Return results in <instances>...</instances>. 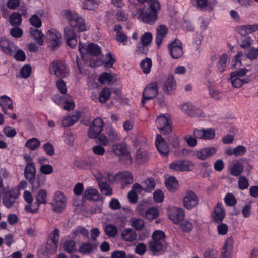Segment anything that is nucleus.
Returning a JSON list of instances; mask_svg holds the SVG:
<instances>
[{
  "label": "nucleus",
  "instance_id": "obj_52",
  "mask_svg": "<svg viewBox=\"0 0 258 258\" xmlns=\"http://www.w3.org/2000/svg\"><path fill=\"white\" fill-rule=\"evenodd\" d=\"M16 199L13 197L6 192L5 194L3 199V203L6 207L8 208L12 207Z\"/></svg>",
  "mask_w": 258,
  "mask_h": 258
},
{
  "label": "nucleus",
  "instance_id": "obj_56",
  "mask_svg": "<svg viewBox=\"0 0 258 258\" xmlns=\"http://www.w3.org/2000/svg\"><path fill=\"white\" fill-rule=\"evenodd\" d=\"M99 187L102 194L105 196H110L112 194V191L110 186L105 182L99 183Z\"/></svg>",
  "mask_w": 258,
  "mask_h": 258
},
{
  "label": "nucleus",
  "instance_id": "obj_15",
  "mask_svg": "<svg viewBox=\"0 0 258 258\" xmlns=\"http://www.w3.org/2000/svg\"><path fill=\"white\" fill-rule=\"evenodd\" d=\"M78 49L82 58L83 57V54L86 53V52L94 56L98 55L101 53V49L99 46L93 43L88 44L86 48L85 44L79 42Z\"/></svg>",
  "mask_w": 258,
  "mask_h": 258
},
{
  "label": "nucleus",
  "instance_id": "obj_14",
  "mask_svg": "<svg viewBox=\"0 0 258 258\" xmlns=\"http://www.w3.org/2000/svg\"><path fill=\"white\" fill-rule=\"evenodd\" d=\"M199 203V198L196 194L190 190L186 191L183 197V205L188 210H191L195 208Z\"/></svg>",
  "mask_w": 258,
  "mask_h": 258
},
{
  "label": "nucleus",
  "instance_id": "obj_42",
  "mask_svg": "<svg viewBox=\"0 0 258 258\" xmlns=\"http://www.w3.org/2000/svg\"><path fill=\"white\" fill-rule=\"evenodd\" d=\"M40 145V141L36 138H32L28 140L25 144V146L30 150L37 149Z\"/></svg>",
  "mask_w": 258,
  "mask_h": 258
},
{
  "label": "nucleus",
  "instance_id": "obj_60",
  "mask_svg": "<svg viewBox=\"0 0 258 258\" xmlns=\"http://www.w3.org/2000/svg\"><path fill=\"white\" fill-rule=\"evenodd\" d=\"M39 208V206L35 205V202L34 204H32V203H27L25 206L24 210L27 213L35 214L38 212Z\"/></svg>",
  "mask_w": 258,
  "mask_h": 258
},
{
  "label": "nucleus",
  "instance_id": "obj_11",
  "mask_svg": "<svg viewBox=\"0 0 258 258\" xmlns=\"http://www.w3.org/2000/svg\"><path fill=\"white\" fill-rule=\"evenodd\" d=\"M112 150L115 155L125 157L127 164H131L133 162L132 157L125 144L123 143L115 144L113 145Z\"/></svg>",
  "mask_w": 258,
  "mask_h": 258
},
{
  "label": "nucleus",
  "instance_id": "obj_4",
  "mask_svg": "<svg viewBox=\"0 0 258 258\" xmlns=\"http://www.w3.org/2000/svg\"><path fill=\"white\" fill-rule=\"evenodd\" d=\"M49 71L50 74L61 79L67 77L70 74L69 67L59 60H55L50 63Z\"/></svg>",
  "mask_w": 258,
  "mask_h": 258
},
{
  "label": "nucleus",
  "instance_id": "obj_1",
  "mask_svg": "<svg viewBox=\"0 0 258 258\" xmlns=\"http://www.w3.org/2000/svg\"><path fill=\"white\" fill-rule=\"evenodd\" d=\"M148 5L150 7L149 9H138L137 10V14H138V18L140 21L152 24L157 19L158 12L160 9V5L158 0H148Z\"/></svg>",
  "mask_w": 258,
  "mask_h": 258
},
{
  "label": "nucleus",
  "instance_id": "obj_13",
  "mask_svg": "<svg viewBox=\"0 0 258 258\" xmlns=\"http://www.w3.org/2000/svg\"><path fill=\"white\" fill-rule=\"evenodd\" d=\"M59 239V230L55 228L48 236L46 248L49 252L55 253L57 251Z\"/></svg>",
  "mask_w": 258,
  "mask_h": 258
},
{
  "label": "nucleus",
  "instance_id": "obj_41",
  "mask_svg": "<svg viewBox=\"0 0 258 258\" xmlns=\"http://www.w3.org/2000/svg\"><path fill=\"white\" fill-rule=\"evenodd\" d=\"M227 59L228 56L226 53L222 54L219 57L217 62V67L220 72L222 73L225 71Z\"/></svg>",
  "mask_w": 258,
  "mask_h": 258
},
{
  "label": "nucleus",
  "instance_id": "obj_9",
  "mask_svg": "<svg viewBox=\"0 0 258 258\" xmlns=\"http://www.w3.org/2000/svg\"><path fill=\"white\" fill-rule=\"evenodd\" d=\"M47 39L49 47L51 49L54 50L60 45L61 35L56 29H51L47 32Z\"/></svg>",
  "mask_w": 258,
  "mask_h": 258
},
{
  "label": "nucleus",
  "instance_id": "obj_57",
  "mask_svg": "<svg viewBox=\"0 0 258 258\" xmlns=\"http://www.w3.org/2000/svg\"><path fill=\"white\" fill-rule=\"evenodd\" d=\"M243 38L241 40L240 46L243 48H247L250 46L252 44L253 40L251 37L248 35L242 36Z\"/></svg>",
  "mask_w": 258,
  "mask_h": 258
},
{
  "label": "nucleus",
  "instance_id": "obj_30",
  "mask_svg": "<svg viewBox=\"0 0 258 258\" xmlns=\"http://www.w3.org/2000/svg\"><path fill=\"white\" fill-rule=\"evenodd\" d=\"M116 179L121 181L125 185L131 184L133 182V176L128 171H123L118 173L116 175Z\"/></svg>",
  "mask_w": 258,
  "mask_h": 258
},
{
  "label": "nucleus",
  "instance_id": "obj_39",
  "mask_svg": "<svg viewBox=\"0 0 258 258\" xmlns=\"http://www.w3.org/2000/svg\"><path fill=\"white\" fill-rule=\"evenodd\" d=\"M167 188L171 192H175L178 188V184L174 177H169L165 181Z\"/></svg>",
  "mask_w": 258,
  "mask_h": 258
},
{
  "label": "nucleus",
  "instance_id": "obj_20",
  "mask_svg": "<svg viewBox=\"0 0 258 258\" xmlns=\"http://www.w3.org/2000/svg\"><path fill=\"white\" fill-rule=\"evenodd\" d=\"M233 251V240L232 237L228 238L221 251L220 258H232Z\"/></svg>",
  "mask_w": 258,
  "mask_h": 258
},
{
  "label": "nucleus",
  "instance_id": "obj_49",
  "mask_svg": "<svg viewBox=\"0 0 258 258\" xmlns=\"http://www.w3.org/2000/svg\"><path fill=\"white\" fill-rule=\"evenodd\" d=\"M115 59L113 58L110 53L106 54L102 58V63L107 68L111 67L114 63Z\"/></svg>",
  "mask_w": 258,
  "mask_h": 258
},
{
  "label": "nucleus",
  "instance_id": "obj_55",
  "mask_svg": "<svg viewBox=\"0 0 258 258\" xmlns=\"http://www.w3.org/2000/svg\"><path fill=\"white\" fill-rule=\"evenodd\" d=\"M153 36L150 32L145 33L141 38V44L144 46H149L152 40Z\"/></svg>",
  "mask_w": 258,
  "mask_h": 258
},
{
  "label": "nucleus",
  "instance_id": "obj_7",
  "mask_svg": "<svg viewBox=\"0 0 258 258\" xmlns=\"http://www.w3.org/2000/svg\"><path fill=\"white\" fill-rule=\"evenodd\" d=\"M53 101L61 108L65 110L70 111L73 110L75 104L72 97L66 94L64 96L56 95L52 97Z\"/></svg>",
  "mask_w": 258,
  "mask_h": 258
},
{
  "label": "nucleus",
  "instance_id": "obj_37",
  "mask_svg": "<svg viewBox=\"0 0 258 258\" xmlns=\"http://www.w3.org/2000/svg\"><path fill=\"white\" fill-rule=\"evenodd\" d=\"M47 192L45 189H40L36 197L35 205L40 206L41 204H46L47 202Z\"/></svg>",
  "mask_w": 258,
  "mask_h": 258
},
{
  "label": "nucleus",
  "instance_id": "obj_35",
  "mask_svg": "<svg viewBox=\"0 0 258 258\" xmlns=\"http://www.w3.org/2000/svg\"><path fill=\"white\" fill-rule=\"evenodd\" d=\"M36 170L34 164H27L25 169L24 174L26 179L31 182L35 176Z\"/></svg>",
  "mask_w": 258,
  "mask_h": 258
},
{
  "label": "nucleus",
  "instance_id": "obj_21",
  "mask_svg": "<svg viewBox=\"0 0 258 258\" xmlns=\"http://www.w3.org/2000/svg\"><path fill=\"white\" fill-rule=\"evenodd\" d=\"M0 49L5 53L12 55L16 51V46L12 42L5 38L0 39Z\"/></svg>",
  "mask_w": 258,
  "mask_h": 258
},
{
  "label": "nucleus",
  "instance_id": "obj_33",
  "mask_svg": "<svg viewBox=\"0 0 258 258\" xmlns=\"http://www.w3.org/2000/svg\"><path fill=\"white\" fill-rule=\"evenodd\" d=\"M122 238L127 242H133L137 238L136 232L132 228L124 229L121 234Z\"/></svg>",
  "mask_w": 258,
  "mask_h": 258
},
{
  "label": "nucleus",
  "instance_id": "obj_43",
  "mask_svg": "<svg viewBox=\"0 0 258 258\" xmlns=\"http://www.w3.org/2000/svg\"><path fill=\"white\" fill-rule=\"evenodd\" d=\"M104 232L109 237H115L118 234L117 228L113 224H108L104 227Z\"/></svg>",
  "mask_w": 258,
  "mask_h": 258
},
{
  "label": "nucleus",
  "instance_id": "obj_25",
  "mask_svg": "<svg viewBox=\"0 0 258 258\" xmlns=\"http://www.w3.org/2000/svg\"><path fill=\"white\" fill-rule=\"evenodd\" d=\"M64 34L67 44L72 48H75L78 43L75 32L68 27L64 29Z\"/></svg>",
  "mask_w": 258,
  "mask_h": 258
},
{
  "label": "nucleus",
  "instance_id": "obj_48",
  "mask_svg": "<svg viewBox=\"0 0 258 258\" xmlns=\"http://www.w3.org/2000/svg\"><path fill=\"white\" fill-rule=\"evenodd\" d=\"M136 158L139 162L143 163L148 159L149 156L145 150L140 149L137 151Z\"/></svg>",
  "mask_w": 258,
  "mask_h": 258
},
{
  "label": "nucleus",
  "instance_id": "obj_54",
  "mask_svg": "<svg viewBox=\"0 0 258 258\" xmlns=\"http://www.w3.org/2000/svg\"><path fill=\"white\" fill-rule=\"evenodd\" d=\"M75 165L83 169H90L92 168L93 164L87 160L76 161Z\"/></svg>",
  "mask_w": 258,
  "mask_h": 258
},
{
  "label": "nucleus",
  "instance_id": "obj_63",
  "mask_svg": "<svg viewBox=\"0 0 258 258\" xmlns=\"http://www.w3.org/2000/svg\"><path fill=\"white\" fill-rule=\"evenodd\" d=\"M76 244L73 240H69L64 244V249L69 253L74 252L76 250Z\"/></svg>",
  "mask_w": 258,
  "mask_h": 258
},
{
  "label": "nucleus",
  "instance_id": "obj_36",
  "mask_svg": "<svg viewBox=\"0 0 258 258\" xmlns=\"http://www.w3.org/2000/svg\"><path fill=\"white\" fill-rule=\"evenodd\" d=\"M30 35L40 45H43L44 35L42 32L38 29L31 28L30 29Z\"/></svg>",
  "mask_w": 258,
  "mask_h": 258
},
{
  "label": "nucleus",
  "instance_id": "obj_47",
  "mask_svg": "<svg viewBox=\"0 0 258 258\" xmlns=\"http://www.w3.org/2000/svg\"><path fill=\"white\" fill-rule=\"evenodd\" d=\"M144 187V191L151 192L155 187V180L152 178H149L142 182Z\"/></svg>",
  "mask_w": 258,
  "mask_h": 258
},
{
  "label": "nucleus",
  "instance_id": "obj_61",
  "mask_svg": "<svg viewBox=\"0 0 258 258\" xmlns=\"http://www.w3.org/2000/svg\"><path fill=\"white\" fill-rule=\"evenodd\" d=\"M98 4L94 0H84L83 2L82 8L88 10H95Z\"/></svg>",
  "mask_w": 258,
  "mask_h": 258
},
{
  "label": "nucleus",
  "instance_id": "obj_17",
  "mask_svg": "<svg viewBox=\"0 0 258 258\" xmlns=\"http://www.w3.org/2000/svg\"><path fill=\"white\" fill-rule=\"evenodd\" d=\"M104 126L103 120L100 118L95 119L88 130V136L91 138H95L101 132Z\"/></svg>",
  "mask_w": 258,
  "mask_h": 258
},
{
  "label": "nucleus",
  "instance_id": "obj_32",
  "mask_svg": "<svg viewBox=\"0 0 258 258\" xmlns=\"http://www.w3.org/2000/svg\"><path fill=\"white\" fill-rule=\"evenodd\" d=\"M99 197L98 190L92 187L86 189L83 194V198L89 201H97L99 199Z\"/></svg>",
  "mask_w": 258,
  "mask_h": 258
},
{
  "label": "nucleus",
  "instance_id": "obj_58",
  "mask_svg": "<svg viewBox=\"0 0 258 258\" xmlns=\"http://www.w3.org/2000/svg\"><path fill=\"white\" fill-rule=\"evenodd\" d=\"M180 228L184 232H188L192 229L193 225L190 221L185 220L180 224Z\"/></svg>",
  "mask_w": 258,
  "mask_h": 258
},
{
  "label": "nucleus",
  "instance_id": "obj_40",
  "mask_svg": "<svg viewBox=\"0 0 258 258\" xmlns=\"http://www.w3.org/2000/svg\"><path fill=\"white\" fill-rule=\"evenodd\" d=\"M114 79V75L110 73L104 72L100 74L98 81L102 84H109Z\"/></svg>",
  "mask_w": 258,
  "mask_h": 258
},
{
  "label": "nucleus",
  "instance_id": "obj_26",
  "mask_svg": "<svg viewBox=\"0 0 258 258\" xmlns=\"http://www.w3.org/2000/svg\"><path fill=\"white\" fill-rule=\"evenodd\" d=\"M216 3V0H196L197 7L201 10L212 11Z\"/></svg>",
  "mask_w": 258,
  "mask_h": 258
},
{
  "label": "nucleus",
  "instance_id": "obj_6",
  "mask_svg": "<svg viewBox=\"0 0 258 258\" xmlns=\"http://www.w3.org/2000/svg\"><path fill=\"white\" fill-rule=\"evenodd\" d=\"M0 107L4 114L12 119H17V115L11 112L14 110V107L13 101L10 97L6 95L0 96Z\"/></svg>",
  "mask_w": 258,
  "mask_h": 258
},
{
  "label": "nucleus",
  "instance_id": "obj_23",
  "mask_svg": "<svg viewBox=\"0 0 258 258\" xmlns=\"http://www.w3.org/2000/svg\"><path fill=\"white\" fill-rule=\"evenodd\" d=\"M217 152V148L215 147L204 148L196 152V157L202 160H205L211 157Z\"/></svg>",
  "mask_w": 258,
  "mask_h": 258
},
{
  "label": "nucleus",
  "instance_id": "obj_24",
  "mask_svg": "<svg viewBox=\"0 0 258 258\" xmlns=\"http://www.w3.org/2000/svg\"><path fill=\"white\" fill-rule=\"evenodd\" d=\"M156 148L162 156H168L169 154V148L167 143L161 135H157L155 141Z\"/></svg>",
  "mask_w": 258,
  "mask_h": 258
},
{
  "label": "nucleus",
  "instance_id": "obj_51",
  "mask_svg": "<svg viewBox=\"0 0 258 258\" xmlns=\"http://www.w3.org/2000/svg\"><path fill=\"white\" fill-rule=\"evenodd\" d=\"M159 215L158 209L155 207L149 208L145 212V217L149 220L156 219Z\"/></svg>",
  "mask_w": 258,
  "mask_h": 258
},
{
  "label": "nucleus",
  "instance_id": "obj_27",
  "mask_svg": "<svg viewBox=\"0 0 258 258\" xmlns=\"http://www.w3.org/2000/svg\"><path fill=\"white\" fill-rule=\"evenodd\" d=\"M238 30L241 36L248 35L258 30V24L241 25L238 27Z\"/></svg>",
  "mask_w": 258,
  "mask_h": 258
},
{
  "label": "nucleus",
  "instance_id": "obj_59",
  "mask_svg": "<svg viewBox=\"0 0 258 258\" xmlns=\"http://www.w3.org/2000/svg\"><path fill=\"white\" fill-rule=\"evenodd\" d=\"M93 250V246L92 244L89 242H86L81 245L79 251L83 254H88L91 253Z\"/></svg>",
  "mask_w": 258,
  "mask_h": 258
},
{
  "label": "nucleus",
  "instance_id": "obj_18",
  "mask_svg": "<svg viewBox=\"0 0 258 258\" xmlns=\"http://www.w3.org/2000/svg\"><path fill=\"white\" fill-rule=\"evenodd\" d=\"M169 50L171 57L174 59H178L183 54L182 44L179 40H175L170 43Z\"/></svg>",
  "mask_w": 258,
  "mask_h": 258
},
{
  "label": "nucleus",
  "instance_id": "obj_38",
  "mask_svg": "<svg viewBox=\"0 0 258 258\" xmlns=\"http://www.w3.org/2000/svg\"><path fill=\"white\" fill-rule=\"evenodd\" d=\"M176 87V82L172 77H168L164 86V91L165 92L170 94L172 90Z\"/></svg>",
  "mask_w": 258,
  "mask_h": 258
},
{
  "label": "nucleus",
  "instance_id": "obj_12",
  "mask_svg": "<svg viewBox=\"0 0 258 258\" xmlns=\"http://www.w3.org/2000/svg\"><path fill=\"white\" fill-rule=\"evenodd\" d=\"M158 94L157 84L156 82L149 83L144 89L141 102L142 106H144L146 101L152 99Z\"/></svg>",
  "mask_w": 258,
  "mask_h": 258
},
{
  "label": "nucleus",
  "instance_id": "obj_50",
  "mask_svg": "<svg viewBox=\"0 0 258 258\" xmlns=\"http://www.w3.org/2000/svg\"><path fill=\"white\" fill-rule=\"evenodd\" d=\"M22 22L21 15L19 13H13L10 17V24L13 26H18Z\"/></svg>",
  "mask_w": 258,
  "mask_h": 258
},
{
  "label": "nucleus",
  "instance_id": "obj_45",
  "mask_svg": "<svg viewBox=\"0 0 258 258\" xmlns=\"http://www.w3.org/2000/svg\"><path fill=\"white\" fill-rule=\"evenodd\" d=\"M145 223L143 219L132 217L130 219V225L136 230H141L144 226Z\"/></svg>",
  "mask_w": 258,
  "mask_h": 258
},
{
  "label": "nucleus",
  "instance_id": "obj_34",
  "mask_svg": "<svg viewBox=\"0 0 258 258\" xmlns=\"http://www.w3.org/2000/svg\"><path fill=\"white\" fill-rule=\"evenodd\" d=\"M72 238H75L80 236H82L85 238H89L88 230L85 227L81 226H77L75 229H73L71 232Z\"/></svg>",
  "mask_w": 258,
  "mask_h": 258
},
{
  "label": "nucleus",
  "instance_id": "obj_29",
  "mask_svg": "<svg viewBox=\"0 0 258 258\" xmlns=\"http://www.w3.org/2000/svg\"><path fill=\"white\" fill-rule=\"evenodd\" d=\"M111 94L110 89L108 87L104 88L100 92L99 97L96 96H92V99L95 101L98 100L102 103H105L110 98Z\"/></svg>",
  "mask_w": 258,
  "mask_h": 258
},
{
  "label": "nucleus",
  "instance_id": "obj_8",
  "mask_svg": "<svg viewBox=\"0 0 258 258\" xmlns=\"http://www.w3.org/2000/svg\"><path fill=\"white\" fill-rule=\"evenodd\" d=\"M172 121L165 115L158 116L156 120V125L161 133L170 134L172 131Z\"/></svg>",
  "mask_w": 258,
  "mask_h": 258
},
{
  "label": "nucleus",
  "instance_id": "obj_22",
  "mask_svg": "<svg viewBox=\"0 0 258 258\" xmlns=\"http://www.w3.org/2000/svg\"><path fill=\"white\" fill-rule=\"evenodd\" d=\"M226 212L223 205L221 203H218L214 208L212 213V217L215 222H221L225 217Z\"/></svg>",
  "mask_w": 258,
  "mask_h": 258
},
{
  "label": "nucleus",
  "instance_id": "obj_5",
  "mask_svg": "<svg viewBox=\"0 0 258 258\" xmlns=\"http://www.w3.org/2000/svg\"><path fill=\"white\" fill-rule=\"evenodd\" d=\"M67 203V198L63 192L57 191L54 193L51 203L53 211L57 213H62L66 208Z\"/></svg>",
  "mask_w": 258,
  "mask_h": 258
},
{
  "label": "nucleus",
  "instance_id": "obj_62",
  "mask_svg": "<svg viewBox=\"0 0 258 258\" xmlns=\"http://www.w3.org/2000/svg\"><path fill=\"white\" fill-rule=\"evenodd\" d=\"M224 200L226 205L229 206H234L237 202L235 196L231 193H228L226 195Z\"/></svg>",
  "mask_w": 258,
  "mask_h": 258
},
{
  "label": "nucleus",
  "instance_id": "obj_31",
  "mask_svg": "<svg viewBox=\"0 0 258 258\" xmlns=\"http://www.w3.org/2000/svg\"><path fill=\"white\" fill-rule=\"evenodd\" d=\"M168 29L165 25H161L157 28L156 42L158 47L161 44L163 39L166 35Z\"/></svg>",
  "mask_w": 258,
  "mask_h": 258
},
{
  "label": "nucleus",
  "instance_id": "obj_2",
  "mask_svg": "<svg viewBox=\"0 0 258 258\" xmlns=\"http://www.w3.org/2000/svg\"><path fill=\"white\" fill-rule=\"evenodd\" d=\"M71 29L78 32H84L88 29L85 20L74 11L66 10L63 12Z\"/></svg>",
  "mask_w": 258,
  "mask_h": 258
},
{
  "label": "nucleus",
  "instance_id": "obj_28",
  "mask_svg": "<svg viewBox=\"0 0 258 258\" xmlns=\"http://www.w3.org/2000/svg\"><path fill=\"white\" fill-rule=\"evenodd\" d=\"M80 116V113L78 111H76L73 114L67 115L62 121V126L65 127L72 126L78 121Z\"/></svg>",
  "mask_w": 258,
  "mask_h": 258
},
{
  "label": "nucleus",
  "instance_id": "obj_44",
  "mask_svg": "<svg viewBox=\"0 0 258 258\" xmlns=\"http://www.w3.org/2000/svg\"><path fill=\"white\" fill-rule=\"evenodd\" d=\"M243 168V163L240 160L233 165L231 169L230 173L233 176H238L242 173Z\"/></svg>",
  "mask_w": 258,
  "mask_h": 258
},
{
  "label": "nucleus",
  "instance_id": "obj_19",
  "mask_svg": "<svg viewBox=\"0 0 258 258\" xmlns=\"http://www.w3.org/2000/svg\"><path fill=\"white\" fill-rule=\"evenodd\" d=\"M168 216L173 222L177 224L183 220L185 217V212L182 208L174 207L169 211Z\"/></svg>",
  "mask_w": 258,
  "mask_h": 258
},
{
  "label": "nucleus",
  "instance_id": "obj_46",
  "mask_svg": "<svg viewBox=\"0 0 258 258\" xmlns=\"http://www.w3.org/2000/svg\"><path fill=\"white\" fill-rule=\"evenodd\" d=\"M152 62L150 58H146L142 60L140 63V68L143 72L145 74H149L151 71Z\"/></svg>",
  "mask_w": 258,
  "mask_h": 258
},
{
  "label": "nucleus",
  "instance_id": "obj_64",
  "mask_svg": "<svg viewBox=\"0 0 258 258\" xmlns=\"http://www.w3.org/2000/svg\"><path fill=\"white\" fill-rule=\"evenodd\" d=\"M245 56L251 60L256 59L258 57V49L254 47L250 48L245 53Z\"/></svg>",
  "mask_w": 258,
  "mask_h": 258
},
{
  "label": "nucleus",
  "instance_id": "obj_10",
  "mask_svg": "<svg viewBox=\"0 0 258 258\" xmlns=\"http://www.w3.org/2000/svg\"><path fill=\"white\" fill-rule=\"evenodd\" d=\"M169 168L175 171H189L194 169V164L189 160H180L172 162Z\"/></svg>",
  "mask_w": 258,
  "mask_h": 258
},
{
  "label": "nucleus",
  "instance_id": "obj_3",
  "mask_svg": "<svg viewBox=\"0 0 258 258\" xmlns=\"http://www.w3.org/2000/svg\"><path fill=\"white\" fill-rule=\"evenodd\" d=\"M248 70L243 68L236 70L230 73L228 80L233 87L239 88L243 84L249 83L251 80V77L246 75Z\"/></svg>",
  "mask_w": 258,
  "mask_h": 258
},
{
  "label": "nucleus",
  "instance_id": "obj_53",
  "mask_svg": "<svg viewBox=\"0 0 258 258\" xmlns=\"http://www.w3.org/2000/svg\"><path fill=\"white\" fill-rule=\"evenodd\" d=\"M209 93L210 96L215 100H220L223 95L221 91L211 86L209 87Z\"/></svg>",
  "mask_w": 258,
  "mask_h": 258
},
{
  "label": "nucleus",
  "instance_id": "obj_16",
  "mask_svg": "<svg viewBox=\"0 0 258 258\" xmlns=\"http://www.w3.org/2000/svg\"><path fill=\"white\" fill-rule=\"evenodd\" d=\"M180 110L185 114L192 117H203V113L202 110L193 106L189 103H185L181 104L179 107Z\"/></svg>",
  "mask_w": 258,
  "mask_h": 258
}]
</instances>
